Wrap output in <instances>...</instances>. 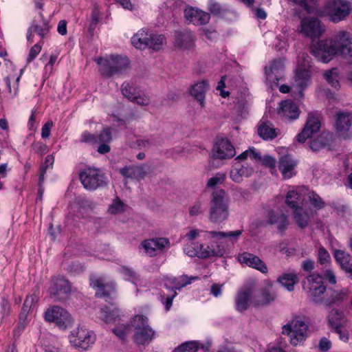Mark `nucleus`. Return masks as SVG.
Masks as SVG:
<instances>
[{
	"label": "nucleus",
	"instance_id": "nucleus-1",
	"mask_svg": "<svg viewBox=\"0 0 352 352\" xmlns=\"http://www.w3.org/2000/svg\"><path fill=\"white\" fill-rule=\"evenodd\" d=\"M311 53L320 61L329 63L336 55L352 56V34L345 30L336 32L329 39L320 41Z\"/></svg>",
	"mask_w": 352,
	"mask_h": 352
},
{
	"label": "nucleus",
	"instance_id": "nucleus-2",
	"mask_svg": "<svg viewBox=\"0 0 352 352\" xmlns=\"http://www.w3.org/2000/svg\"><path fill=\"white\" fill-rule=\"evenodd\" d=\"M243 230H238L230 232L210 231L208 233L212 239H215L219 243L217 248L209 250V248H204L202 243L189 242L184 248V252L190 257L197 256L201 258H206L210 256L221 257L226 250L232 247L242 234Z\"/></svg>",
	"mask_w": 352,
	"mask_h": 352
},
{
	"label": "nucleus",
	"instance_id": "nucleus-3",
	"mask_svg": "<svg viewBox=\"0 0 352 352\" xmlns=\"http://www.w3.org/2000/svg\"><path fill=\"white\" fill-rule=\"evenodd\" d=\"M209 219L214 223H221L229 216V201L223 189L214 190L210 201Z\"/></svg>",
	"mask_w": 352,
	"mask_h": 352
},
{
	"label": "nucleus",
	"instance_id": "nucleus-4",
	"mask_svg": "<svg viewBox=\"0 0 352 352\" xmlns=\"http://www.w3.org/2000/svg\"><path fill=\"white\" fill-rule=\"evenodd\" d=\"M100 65V74L106 77H111L121 74L127 69L129 60L126 56L120 55H111L105 58H98L96 60Z\"/></svg>",
	"mask_w": 352,
	"mask_h": 352
},
{
	"label": "nucleus",
	"instance_id": "nucleus-5",
	"mask_svg": "<svg viewBox=\"0 0 352 352\" xmlns=\"http://www.w3.org/2000/svg\"><path fill=\"white\" fill-rule=\"evenodd\" d=\"M302 287L311 302L316 305L324 304L327 287L321 276L311 274L307 276L302 282Z\"/></svg>",
	"mask_w": 352,
	"mask_h": 352
},
{
	"label": "nucleus",
	"instance_id": "nucleus-6",
	"mask_svg": "<svg viewBox=\"0 0 352 352\" xmlns=\"http://www.w3.org/2000/svg\"><path fill=\"white\" fill-rule=\"evenodd\" d=\"M308 324L300 317L293 318L282 327V334L289 336L290 342L296 346L307 337Z\"/></svg>",
	"mask_w": 352,
	"mask_h": 352
},
{
	"label": "nucleus",
	"instance_id": "nucleus-7",
	"mask_svg": "<svg viewBox=\"0 0 352 352\" xmlns=\"http://www.w3.org/2000/svg\"><path fill=\"white\" fill-rule=\"evenodd\" d=\"M165 42L164 36L149 33L144 29L139 30L131 38L132 45L137 49L144 50L147 47L155 51L160 50Z\"/></svg>",
	"mask_w": 352,
	"mask_h": 352
},
{
	"label": "nucleus",
	"instance_id": "nucleus-8",
	"mask_svg": "<svg viewBox=\"0 0 352 352\" xmlns=\"http://www.w3.org/2000/svg\"><path fill=\"white\" fill-rule=\"evenodd\" d=\"M351 11V3L345 0H333L328 2L324 8V14L334 23L344 20Z\"/></svg>",
	"mask_w": 352,
	"mask_h": 352
},
{
	"label": "nucleus",
	"instance_id": "nucleus-9",
	"mask_svg": "<svg viewBox=\"0 0 352 352\" xmlns=\"http://www.w3.org/2000/svg\"><path fill=\"white\" fill-rule=\"evenodd\" d=\"M79 177L84 188L89 190H95L108 184L105 175L98 168H86L80 172Z\"/></svg>",
	"mask_w": 352,
	"mask_h": 352
},
{
	"label": "nucleus",
	"instance_id": "nucleus-10",
	"mask_svg": "<svg viewBox=\"0 0 352 352\" xmlns=\"http://www.w3.org/2000/svg\"><path fill=\"white\" fill-rule=\"evenodd\" d=\"M69 343L76 349L88 350L96 342L95 333L83 327H78L69 336Z\"/></svg>",
	"mask_w": 352,
	"mask_h": 352
},
{
	"label": "nucleus",
	"instance_id": "nucleus-11",
	"mask_svg": "<svg viewBox=\"0 0 352 352\" xmlns=\"http://www.w3.org/2000/svg\"><path fill=\"white\" fill-rule=\"evenodd\" d=\"M45 319L48 322H54L63 330L72 327L74 322L69 313L58 306H54L47 309L45 313Z\"/></svg>",
	"mask_w": 352,
	"mask_h": 352
},
{
	"label": "nucleus",
	"instance_id": "nucleus-12",
	"mask_svg": "<svg viewBox=\"0 0 352 352\" xmlns=\"http://www.w3.org/2000/svg\"><path fill=\"white\" fill-rule=\"evenodd\" d=\"M71 292V285L65 278L57 277L53 279L52 285L50 288V294L54 300L60 302L67 300Z\"/></svg>",
	"mask_w": 352,
	"mask_h": 352
},
{
	"label": "nucleus",
	"instance_id": "nucleus-13",
	"mask_svg": "<svg viewBox=\"0 0 352 352\" xmlns=\"http://www.w3.org/2000/svg\"><path fill=\"white\" fill-rule=\"evenodd\" d=\"M50 25L49 21L45 19L42 12H38L32 23V25L28 30L27 39L32 43L34 34H38L41 37V42L47 36L50 32Z\"/></svg>",
	"mask_w": 352,
	"mask_h": 352
},
{
	"label": "nucleus",
	"instance_id": "nucleus-14",
	"mask_svg": "<svg viewBox=\"0 0 352 352\" xmlns=\"http://www.w3.org/2000/svg\"><path fill=\"white\" fill-rule=\"evenodd\" d=\"M276 297L277 292L274 283L270 280H265L260 293L254 296L252 303L254 306H265L274 302Z\"/></svg>",
	"mask_w": 352,
	"mask_h": 352
},
{
	"label": "nucleus",
	"instance_id": "nucleus-15",
	"mask_svg": "<svg viewBox=\"0 0 352 352\" xmlns=\"http://www.w3.org/2000/svg\"><path fill=\"white\" fill-rule=\"evenodd\" d=\"M257 286L256 281L254 279L248 280L243 286L239 289L235 299L236 309L239 312L248 309L250 296Z\"/></svg>",
	"mask_w": 352,
	"mask_h": 352
},
{
	"label": "nucleus",
	"instance_id": "nucleus-16",
	"mask_svg": "<svg viewBox=\"0 0 352 352\" xmlns=\"http://www.w3.org/2000/svg\"><path fill=\"white\" fill-rule=\"evenodd\" d=\"M301 32L307 37H319L324 32L320 21L317 18L305 17L300 23Z\"/></svg>",
	"mask_w": 352,
	"mask_h": 352
},
{
	"label": "nucleus",
	"instance_id": "nucleus-17",
	"mask_svg": "<svg viewBox=\"0 0 352 352\" xmlns=\"http://www.w3.org/2000/svg\"><path fill=\"white\" fill-rule=\"evenodd\" d=\"M236 154L235 148L227 138L217 139L213 148V156L217 159H228Z\"/></svg>",
	"mask_w": 352,
	"mask_h": 352
},
{
	"label": "nucleus",
	"instance_id": "nucleus-18",
	"mask_svg": "<svg viewBox=\"0 0 352 352\" xmlns=\"http://www.w3.org/2000/svg\"><path fill=\"white\" fill-rule=\"evenodd\" d=\"M320 128V121L319 118L312 113L308 116L306 124L302 129V131L296 136V140L300 143H303L307 138L317 133Z\"/></svg>",
	"mask_w": 352,
	"mask_h": 352
},
{
	"label": "nucleus",
	"instance_id": "nucleus-19",
	"mask_svg": "<svg viewBox=\"0 0 352 352\" xmlns=\"http://www.w3.org/2000/svg\"><path fill=\"white\" fill-rule=\"evenodd\" d=\"M184 16L186 21L195 25H206L210 19L208 12L193 7H188L184 10Z\"/></svg>",
	"mask_w": 352,
	"mask_h": 352
},
{
	"label": "nucleus",
	"instance_id": "nucleus-20",
	"mask_svg": "<svg viewBox=\"0 0 352 352\" xmlns=\"http://www.w3.org/2000/svg\"><path fill=\"white\" fill-rule=\"evenodd\" d=\"M278 116L285 121H292L297 119L300 110L296 104L292 100H283L279 104Z\"/></svg>",
	"mask_w": 352,
	"mask_h": 352
},
{
	"label": "nucleus",
	"instance_id": "nucleus-21",
	"mask_svg": "<svg viewBox=\"0 0 352 352\" xmlns=\"http://www.w3.org/2000/svg\"><path fill=\"white\" fill-rule=\"evenodd\" d=\"M310 72L308 69H298L294 77V83L292 89L293 94L296 98H300L303 96L302 91L309 82Z\"/></svg>",
	"mask_w": 352,
	"mask_h": 352
},
{
	"label": "nucleus",
	"instance_id": "nucleus-22",
	"mask_svg": "<svg viewBox=\"0 0 352 352\" xmlns=\"http://www.w3.org/2000/svg\"><path fill=\"white\" fill-rule=\"evenodd\" d=\"M151 170L148 164H143L140 166H125L120 170V173L124 177L140 180L144 179Z\"/></svg>",
	"mask_w": 352,
	"mask_h": 352
},
{
	"label": "nucleus",
	"instance_id": "nucleus-23",
	"mask_svg": "<svg viewBox=\"0 0 352 352\" xmlns=\"http://www.w3.org/2000/svg\"><path fill=\"white\" fill-rule=\"evenodd\" d=\"M238 260L241 264H245L263 274H267L268 272V268L266 264L258 256L253 254L243 252L239 255Z\"/></svg>",
	"mask_w": 352,
	"mask_h": 352
},
{
	"label": "nucleus",
	"instance_id": "nucleus-24",
	"mask_svg": "<svg viewBox=\"0 0 352 352\" xmlns=\"http://www.w3.org/2000/svg\"><path fill=\"white\" fill-rule=\"evenodd\" d=\"M195 40V36L190 30H182L175 33V45L184 50L192 49Z\"/></svg>",
	"mask_w": 352,
	"mask_h": 352
},
{
	"label": "nucleus",
	"instance_id": "nucleus-25",
	"mask_svg": "<svg viewBox=\"0 0 352 352\" xmlns=\"http://www.w3.org/2000/svg\"><path fill=\"white\" fill-rule=\"evenodd\" d=\"M333 255L340 268L352 279V256L344 250L334 249Z\"/></svg>",
	"mask_w": 352,
	"mask_h": 352
},
{
	"label": "nucleus",
	"instance_id": "nucleus-26",
	"mask_svg": "<svg viewBox=\"0 0 352 352\" xmlns=\"http://www.w3.org/2000/svg\"><path fill=\"white\" fill-rule=\"evenodd\" d=\"M297 164V161L289 155L280 157L278 167L284 179H290L296 175L295 168Z\"/></svg>",
	"mask_w": 352,
	"mask_h": 352
},
{
	"label": "nucleus",
	"instance_id": "nucleus-27",
	"mask_svg": "<svg viewBox=\"0 0 352 352\" xmlns=\"http://www.w3.org/2000/svg\"><path fill=\"white\" fill-rule=\"evenodd\" d=\"M284 61L282 58L273 60L269 65L265 67V72L267 80L270 82H273L275 85H278V80L280 78L279 73L284 69Z\"/></svg>",
	"mask_w": 352,
	"mask_h": 352
},
{
	"label": "nucleus",
	"instance_id": "nucleus-28",
	"mask_svg": "<svg viewBox=\"0 0 352 352\" xmlns=\"http://www.w3.org/2000/svg\"><path fill=\"white\" fill-rule=\"evenodd\" d=\"M293 219L295 223L301 229H305L309 225L314 211L307 208V206L295 208L292 211Z\"/></svg>",
	"mask_w": 352,
	"mask_h": 352
},
{
	"label": "nucleus",
	"instance_id": "nucleus-29",
	"mask_svg": "<svg viewBox=\"0 0 352 352\" xmlns=\"http://www.w3.org/2000/svg\"><path fill=\"white\" fill-rule=\"evenodd\" d=\"M305 188L300 189L298 191L289 190L285 197V204L293 210L295 208L305 206L306 198L305 197Z\"/></svg>",
	"mask_w": 352,
	"mask_h": 352
},
{
	"label": "nucleus",
	"instance_id": "nucleus-30",
	"mask_svg": "<svg viewBox=\"0 0 352 352\" xmlns=\"http://www.w3.org/2000/svg\"><path fill=\"white\" fill-rule=\"evenodd\" d=\"M350 292L348 288L331 289L329 295L325 298L324 305L331 307L333 305H340L349 298Z\"/></svg>",
	"mask_w": 352,
	"mask_h": 352
},
{
	"label": "nucleus",
	"instance_id": "nucleus-31",
	"mask_svg": "<svg viewBox=\"0 0 352 352\" xmlns=\"http://www.w3.org/2000/svg\"><path fill=\"white\" fill-rule=\"evenodd\" d=\"M208 81L202 80L195 83L190 90V95L199 102L201 107L204 106L206 93L209 90Z\"/></svg>",
	"mask_w": 352,
	"mask_h": 352
},
{
	"label": "nucleus",
	"instance_id": "nucleus-32",
	"mask_svg": "<svg viewBox=\"0 0 352 352\" xmlns=\"http://www.w3.org/2000/svg\"><path fill=\"white\" fill-rule=\"evenodd\" d=\"M198 278L196 276L188 277L186 275L181 276L178 278H169L164 280V285L167 289H181L186 285L190 284L192 280H196Z\"/></svg>",
	"mask_w": 352,
	"mask_h": 352
},
{
	"label": "nucleus",
	"instance_id": "nucleus-33",
	"mask_svg": "<svg viewBox=\"0 0 352 352\" xmlns=\"http://www.w3.org/2000/svg\"><path fill=\"white\" fill-rule=\"evenodd\" d=\"M82 142L91 144L109 142L111 140V133L109 129H104L98 135L84 132L82 134Z\"/></svg>",
	"mask_w": 352,
	"mask_h": 352
},
{
	"label": "nucleus",
	"instance_id": "nucleus-34",
	"mask_svg": "<svg viewBox=\"0 0 352 352\" xmlns=\"http://www.w3.org/2000/svg\"><path fill=\"white\" fill-rule=\"evenodd\" d=\"M155 337L154 330L149 326L136 331L133 335V341L138 345L148 344Z\"/></svg>",
	"mask_w": 352,
	"mask_h": 352
},
{
	"label": "nucleus",
	"instance_id": "nucleus-35",
	"mask_svg": "<svg viewBox=\"0 0 352 352\" xmlns=\"http://www.w3.org/2000/svg\"><path fill=\"white\" fill-rule=\"evenodd\" d=\"M328 323L332 329H338L346 325V318L342 311L337 309H332L328 316Z\"/></svg>",
	"mask_w": 352,
	"mask_h": 352
},
{
	"label": "nucleus",
	"instance_id": "nucleus-36",
	"mask_svg": "<svg viewBox=\"0 0 352 352\" xmlns=\"http://www.w3.org/2000/svg\"><path fill=\"white\" fill-rule=\"evenodd\" d=\"M267 221L271 225H274L280 232H284L289 225L287 217L280 212L271 210L268 212Z\"/></svg>",
	"mask_w": 352,
	"mask_h": 352
},
{
	"label": "nucleus",
	"instance_id": "nucleus-37",
	"mask_svg": "<svg viewBox=\"0 0 352 352\" xmlns=\"http://www.w3.org/2000/svg\"><path fill=\"white\" fill-rule=\"evenodd\" d=\"M352 125V113L339 112L337 113L336 128L339 132L349 131Z\"/></svg>",
	"mask_w": 352,
	"mask_h": 352
},
{
	"label": "nucleus",
	"instance_id": "nucleus-38",
	"mask_svg": "<svg viewBox=\"0 0 352 352\" xmlns=\"http://www.w3.org/2000/svg\"><path fill=\"white\" fill-rule=\"evenodd\" d=\"M252 173V168L240 164H235L230 170V177L233 182L239 183L242 181L243 177H248L251 176Z\"/></svg>",
	"mask_w": 352,
	"mask_h": 352
},
{
	"label": "nucleus",
	"instance_id": "nucleus-39",
	"mask_svg": "<svg viewBox=\"0 0 352 352\" xmlns=\"http://www.w3.org/2000/svg\"><path fill=\"white\" fill-rule=\"evenodd\" d=\"M210 15L212 14L217 17H224L230 12V9L226 5H221L216 0H208L207 4Z\"/></svg>",
	"mask_w": 352,
	"mask_h": 352
},
{
	"label": "nucleus",
	"instance_id": "nucleus-40",
	"mask_svg": "<svg viewBox=\"0 0 352 352\" xmlns=\"http://www.w3.org/2000/svg\"><path fill=\"white\" fill-rule=\"evenodd\" d=\"M119 316V309L113 306H104L100 311V318L106 323L115 322Z\"/></svg>",
	"mask_w": 352,
	"mask_h": 352
},
{
	"label": "nucleus",
	"instance_id": "nucleus-41",
	"mask_svg": "<svg viewBox=\"0 0 352 352\" xmlns=\"http://www.w3.org/2000/svg\"><path fill=\"white\" fill-rule=\"evenodd\" d=\"M298 281V276L294 273H285L279 276L277 279L282 286L285 287L288 291L292 292L294 289V285Z\"/></svg>",
	"mask_w": 352,
	"mask_h": 352
},
{
	"label": "nucleus",
	"instance_id": "nucleus-42",
	"mask_svg": "<svg viewBox=\"0 0 352 352\" xmlns=\"http://www.w3.org/2000/svg\"><path fill=\"white\" fill-rule=\"evenodd\" d=\"M258 133L263 140H272L276 137V129L269 122H263L258 128Z\"/></svg>",
	"mask_w": 352,
	"mask_h": 352
},
{
	"label": "nucleus",
	"instance_id": "nucleus-43",
	"mask_svg": "<svg viewBox=\"0 0 352 352\" xmlns=\"http://www.w3.org/2000/svg\"><path fill=\"white\" fill-rule=\"evenodd\" d=\"M305 197L306 198L307 206V201H309L316 210H320L324 206V202L322 201L321 197L314 191H311L306 188Z\"/></svg>",
	"mask_w": 352,
	"mask_h": 352
},
{
	"label": "nucleus",
	"instance_id": "nucleus-44",
	"mask_svg": "<svg viewBox=\"0 0 352 352\" xmlns=\"http://www.w3.org/2000/svg\"><path fill=\"white\" fill-rule=\"evenodd\" d=\"M130 326L131 327V332L133 330L135 332L144 327H149L148 318L141 314L135 315L132 318Z\"/></svg>",
	"mask_w": 352,
	"mask_h": 352
},
{
	"label": "nucleus",
	"instance_id": "nucleus-45",
	"mask_svg": "<svg viewBox=\"0 0 352 352\" xmlns=\"http://www.w3.org/2000/svg\"><path fill=\"white\" fill-rule=\"evenodd\" d=\"M199 346L198 341H187L175 348L172 352H197Z\"/></svg>",
	"mask_w": 352,
	"mask_h": 352
},
{
	"label": "nucleus",
	"instance_id": "nucleus-46",
	"mask_svg": "<svg viewBox=\"0 0 352 352\" xmlns=\"http://www.w3.org/2000/svg\"><path fill=\"white\" fill-rule=\"evenodd\" d=\"M121 91L124 97L131 102L135 98V97L138 94L136 88L129 82H124L122 83L121 86Z\"/></svg>",
	"mask_w": 352,
	"mask_h": 352
},
{
	"label": "nucleus",
	"instance_id": "nucleus-47",
	"mask_svg": "<svg viewBox=\"0 0 352 352\" xmlns=\"http://www.w3.org/2000/svg\"><path fill=\"white\" fill-rule=\"evenodd\" d=\"M338 74L336 68H333L324 74V78L328 83L333 88L338 89L340 87L338 79Z\"/></svg>",
	"mask_w": 352,
	"mask_h": 352
},
{
	"label": "nucleus",
	"instance_id": "nucleus-48",
	"mask_svg": "<svg viewBox=\"0 0 352 352\" xmlns=\"http://www.w3.org/2000/svg\"><path fill=\"white\" fill-rule=\"evenodd\" d=\"M113 332L119 338L124 340L131 333V327L129 324H119L113 329Z\"/></svg>",
	"mask_w": 352,
	"mask_h": 352
},
{
	"label": "nucleus",
	"instance_id": "nucleus-49",
	"mask_svg": "<svg viewBox=\"0 0 352 352\" xmlns=\"http://www.w3.org/2000/svg\"><path fill=\"white\" fill-rule=\"evenodd\" d=\"M124 203L118 197H117L113 199L112 204L109 205L108 211L111 214H116L124 211Z\"/></svg>",
	"mask_w": 352,
	"mask_h": 352
},
{
	"label": "nucleus",
	"instance_id": "nucleus-50",
	"mask_svg": "<svg viewBox=\"0 0 352 352\" xmlns=\"http://www.w3.org/2000/svg\"><path fill=\"white\" fill-rule=\"evenodd\" d=\"M91 285L94 288H97L98 289V292L96 295L99 296H108L109 294L105 291V285L103 283V280L101 278H95L91 279Z\"/></svg>",
	"mask_w": 352,
	"mask_h": 352
},
{
	"label": "nucleus",
	"instance_id": "nucleus-51",
	"mask_svg": "<svg viewBox=\"0 0 352 352\" xmlns=\"http://www.w3.org/2000/svg\"><path fill=\"white\" fill-rule=\"evenodd\" d=\"M318 261L321 265H327L331 262V256L328 251L322 246L318 250Z\"/></svg>",
	"mask_w": 352,
	"mask_h": 352
},
{
	"label": "nucleus",
	"instance_id": "nucleus-52",
	"mask_svg": "<svg viewBox=\"0 0 352 352\" xmlns=\"http://www.w3.org/2000/svg\"><path fill=\"white\" fill-rule=\"evenodd\" d=\"M226 179V175L222 173H217L214 177L210 178L207 182V186L211 188L221 184Z\"/></svg>",
	"mask_w": 352,
	"mask_h": 352
},
{
	"label": "nucleus",
	"instance_id": "nucleus-53",
	"mask_svg": "<svg viewBox=\"0 0 352 352\" xmlns=\"http://www.w3.org/2000/svg\"><path fill=\"white\" fill-rule=\"evenodd\" d=\"M170 294L162 295V302L165 305L166 311H168L172 306L173 300L177 295V292L173 289H168Z\"/></svg>",
	"mask_w": 352,
	"mask_h": 352
},
{
	"label": "nucleus",
	"instance_id": "nucleus-54",
	"mask_svg": "<svg viewBox=\"0 0 352 352\" xmlns=\"http://www.w3.org/2000/svg\"><path fill=\"white\" fill-rule=\"evenodd\" d=\"M10 312V305L5 298L0 299V320H2L8 316Z\"/></svg>",
	"mask_w": 352,
	"mask_h": 352
},
{
	"label": "nucleus",
	"instance_id": "nucleus-55",
	"mask_svg": "<svg viewBox=\"0 0 352 352\" xmlns=\"http://www.w3.org/2000/svg\"><path fill=\"white\" fill-rule=\"evenodd\" d=\"M28 317V314L21 311L19 317L17 329L14 331L15 334L16 333V332H18L19 334L22 331L24 330V329L25 328L29 322Z\"/></svg>",
	"mask_w": 352,
	"mask_h": 352
},
{
	"label": "nucleus",
	"instance_id": "nucleus-56",
	"mask_svg": "<svg viewBox=\"0 0 352 352\" xmlns=\"http://www.w3.org/2000/svg\"><path fill=\"white\" fill-rule=\"evenodd\" d=\"M141 245L149 256H153L155 255L156 250L154 240L153 239L144 240L142 241Z\"/></svg>",
	"mask_w": 352,
	"mask_h": 352
},
{
	"label": "nucleus",
	"instance_id": "nucleus-57",
	"mask_svg": "<svg viewBox=\"0 0 352 352\" xmlns=\"http://www.w3.org/2000/svg\"><path fill=\"white\" fill-rule=\"evenodd\" d=\"M43 41L41 42V41L35 44L33 47H31L28 56L27 58V62L28 63H30L33 60L35 59V58L37 56V55L40 53L41 49H42V45Z\"/></svg>",
	"mask_w": 352,
	"mask_h": 352
},
{
	"label": "nucleus",
	"instance_id": "nucleus-58",
	"mask_svg": "<svg viewBox=\"0 0 352 352\" xmlns=\"http://www.w3.org/2000/svg\"><path fill=\"white\" fill-rule=\"evenodd\" d=\"M154 240L155 250H162L170 247V241L167 238H155Z\"/></svg>",
	"mask_w": 352,
	"mask_h": 352
},
{
	"label": "nucleus",
	"instance_id": "nucleus-59",
	"mask_svg": "<svg viewBox=\"0 0 352 352\" xmlns=\"http://www.w3.org/2000/svg\"><path fill=\"white\" fill-rule=\"evenodd\" d=\"M32 148L34 153L43 155L48 152V147L45 144L38 142L32 144Z\"/></svg>",
	"mask_w": 352,
	"mask_h": 352
},
{
	"label": "nucleus",
	"instance_id": "nucleus-60",
	"mask_svg": "<svg viewBox=\"0 0 352 352\" xmlns=\"http://www.w3.org/2000/svg\"><path fill=\"white\" fill-rule=\"evenodd\" d=\"M119 272L127 277L129 279H136L137 278V274L136 272L132 269L127 266H121L119 270Z\"/></svg>",
	"mask_w": 352,
	"mask_h": 352
},
{
	"label": "nucleus",
	"instance_id": "nucleus-61",
	"mask_svg": "<svg viewBox=\"0 0 352 352\" xmlns=\"http://www.w3.org/2000/svg\"><path fill=\"white\" fill-rule=\"evenodd\" d=\"M204 212V208L202 206V204L201 201H196L192 206H191L189 209V214L190 216H197L202 214Z\"/></svg>",
	"mask_w": 352,
	"mask_h": 352
},
{
	"label": "nucleus",
	"instance_id": "nucleus-62",
	"mask_svg": "<svg viewBox=\"0 0 352 352\" xmlns=\"http://www.w3.org/2000/svg\"><path fill=\"white\" fill-rule=\"evenodd\" d=\"M322 135H320L318 139L311 140L309 144L310 148L314 151H318L323 148L325 144L322 141Z\"/></svg>",
	"mask_w": 352,
	"mask_h": 352
},
{
	"label": "nucleus",
	"instance_id": "nucleus-63",
	"mask_svg": "<svg viewBox=\"0 0 352 352\" xmlns=\"http://www.w3.org/2000/svg\"><path fill=\"white\" fill-rule=\"evenodd\" d=\"M135 98L131 102L139 105L147 106L150 103V98L145 95H140L138 93Z\"/></svg>",
	"mask_w": 352,
	"mask_h": 352
},
{
	"label": "nucleus",
	"instance_id": "nucleus-64",
	"mask_svg": "<svg viewBox=\"0 0 352 352\" xmlns=\"http://www.w3.org/2000/svg\"><path fill=\"white\" fill-rule=\"evenodd\" d=\"M310 60V56L307 54L303 53L302 56H298V62L302 65V69H308L311 67Z\"/></svg>",
	"mask_w": 352,
	"mask_h": 352
}]
</instances>
